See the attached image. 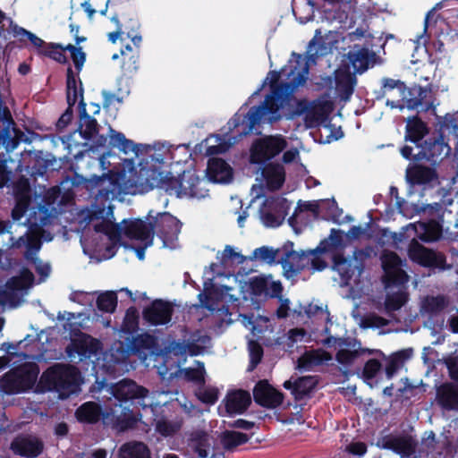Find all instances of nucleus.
Masks as SVG:
<instances>
[{"instance_id": "a19ab883", "label": "nucleus", "mask_w": 458, "mask_h": 458, "mask_svg": "<svg viewBox=\"0 0 458 458\" xmlns=\"http://www.w3.org/2000/svg\"><path fill=\"white\" fill-rule=\"evenodd\" d=\"M405 229L408 233L413 232L414 235L423 242H433L440 236V229L437 224H410Z\"/></svg>"}, {"instance_id": "f3484780", "label": "nucleus", "mask_w": 458, "mask_h": 458, "mask_svg": "<svg viewBox=\"0 0 458 458\" xmlns=\"http://www.w3.org/2000/svg\"><path fill=\"white\" fill-rule=\"evenodd\" d=\"M451 151V147L441 135L434 140H428L423 145L411 147L406 145L401 148V155L406 159H427L437 163L446 157Z\"/></svg>"}, {"instance_id": "a211bd4d", "label": "nucleus", "mask_w": 458, "mask_h": 458, "mask_svg": "<svg viewBox=\"0 0 458 458\" xmlns=\"http://www.w3.org/2000/svg\"><path fill=\"white\" fill-rule=\"evenodd\" d=\"M445 308L446 300L443 296H428L421 302V315L428 317L424 326L429 330L430 335L436 337L432 341L433 344H442L445 340V336L440 335L438 330L444 327V319L439 318V316Z\"/></svg>"}, {"instance_id": "49530a36", "label": "nucleus", "mask_w": 458, "mask_h": 458, "mask_svg": "<svg viewBox=\"0 0 458 458\" xmlns=\"http://www.w3.org/2000/svg\"><path fill=\"white\" fill-rule=\"evenodd\" d=\"M101 413L100 407L94 402H87L76 411V417L80 421L95 422Z\"/></svg>"}, {"instance_id": "e433bc0d", "label": "nucleus", "mask_w": 458, "mask_h": 458, "mask_svg": "<svg viewBox=\"0 0 458 458\" xmlns=\"http://www.w3.org/2000/svg\"><path fill=\"white\" fill-rule=\"evenodd\" d=\"M261 181L266 182L267 189L275 191L279 189L285 180V172L279 164H269L261 169Z\"/></svg>"}, {"instance_id": "6ab92c4d", "label": "nucleus", "mask_w": 458, "mask_h": 458, "mask_svg": "<svg viewBox=\"0 0 458 458\" xmlns=\"http://www.w3.org/2000/svg\"><path fill=\"white\" fill-rule=\"evenodd\" d=\"M131 352L130 345L125 347L122 342L115 343L103 354L102 359L98 358L96 367L112 376L123 373L127 370L126 360Z\"/></svg>"}, {"instance_id": "2f4dec72", "label": "nucleus", "mask_w": 458, "mask_h": 458, "mask_svg": "<svg viewBox=\"0 0 458 458\" xmlns=\"http://www.w3.org/2000/svg\"><path fill=\"white\" fill-rule=\"evenodd\" d=\"M335 93L341 99L347 101L352 95L357 80L354 74L347 70H337L334 79Z\"/></svg>"}, {"instance_id": "58836bf2", "label": "nucleus", "mask_w": 458, "mask_h": 458, "mask_svg": "<svg viewBox=\"0 0 458 458\" xmlns=\"http://www.w3.org/2000/svg\"><path fill=\"white\" fill-rule=\"evenodd\" d=\"M12 120L6 119L3 122V128L0 130V142L7 152L13 151L22 140L23 133L14 127Z\"/></svg>"}, {"instance_id": "de8ad7c7", "label": "nucleus", "mask_w": 458, "mask_h": 458, "mask_svg": "<svg viewBox=\"0 0 458 458\" xmlns=\"http://www.w3.org/2000/svg\"><path fill=\"white\" fill-rule=\"evenodd\" d=\"M382 84L385 94H387L388 92H396L398 95H411L418 93L420 97H421L423 93V90L420 87H414L411 90H406V88L402 81L389 78L383 79Z\"/></svg>"}, {"instance_id": "72a5a7b5", "label": "nucleus", "mask_w": 458, "mask_h": 458, "mask_svg": "<svg viewBox=\"0 0 458 458\" xmlns=\"http://www.w3.org/2000/svg\"><path fill=\"white\" fill-rule=\"evenodd\" d=\"M252 289L257 294H264L272 298L280 297L283 286L279 280H275L272 275L256 277L252 282Z\"/></svg>"}, {"instance_id": "20e7f679", "label": "nucleus", "mask_w": 458, "mask_h": 458, "mask_svg": "<svg viewBox=\"0 0 458 458\" xmlns=\"http://www.w3.org/2000/svg\"><path fill=\"white\" fill-rule=\"evenodd\" d=\"M80 229L82 231L81 244L83 252L98 261L113 258L121 245L123 237L140 242L138 248L125 246L134 251L140 260L145 259V250L153 244V228H147L146 221L140 218L123 219L114 223V207L98 204L81 210L78 215Z\"/></svg>"}, {"instance_id": "473e14b6", "label": "nucleus", "mask_w": 458, "mask_h": 458, "mask_svg": "<svg viewBox=\"0 0 458 458\" xmlns=\"http://www.w3.org/2000/svg\"><path fill=\"white\" fill-rule=\"evenodd\" d=\"M375 55L368 48L354 46L347 54V59L352 64L354 72L363 73L373 63Z\"/></svg>"}, {"instance_id": "39448f33", "label": "nucleus", "mask_w": 458, "mask_h": 458, "mask_svg": "<svg viewBox=\"0 0 458 458\" xmlns=\"http://www.w3.org/2000/svg\"><path fill=\"white\" fill-rule=\"evenodd\" d=\"M109 144L126 156L122 162V179L125 176L127 194L136 195L158 187L165 174L162 171L174 159L173 146L167 142L136 144L124 134L109 127Z\"/></svg>"}, {"instance_id": "79ce46f5", "label": "nucleus", "mask_w": 458, "mask_h": 458, "mask_svg": "<svg viewBox=\"0 0 458 458\" xmlns=\"http://www.w3.org/2000/svg\"><path fill=\"white\" fill-rule=\"evenodd\" d=\"M385 448L393 450L401 458H417L416 444L411 439L394 438L386 441Z\"/></svg>"}, {"instance_id": "cd10ccee", "label": "nucleus", "mask_w": 458, "mask_h": 458, "mask_svg": "<svg viewBox=\"0 0 458 458\" xmlns=\"http://www.w3.org/2000/svg\"><path fill=\"white\" fill-rule=\"evenodd\" d=\"M250 403V394L244 390H230L223 400L225 412L229 416L242 414Z\"/></svg>"}, {"instance_id": "6e6d98bb", "label": "nucleus", "mask_w": 458, "mask_h": 458, "mask_svg": "<svg viewBox=\"0 0 458 458\" xmlns=\"http://www.w3.org/2000/svg\"><path fill=\"white\" fill-rule=\"evenodd\" d=\"M281 250H274L271 247L262 246L255 249L250 256L251 259L259 260L267 264L276 263V257Z\"/></svg>"}, {"instance_id": "e2e57ef3", "label": "nucleus", "mask_w": 458, "mask_h": 458, "mask_svg": "<svg viewBox=\"0 0 458 458\" xmlns=\"http://www.w3.org/2000/svg\"><path fill=\"white\" fill-rule=\"evenodd\" d=\"M217 259L221 261V263L226 265L229 261L236 262L241 264L244 261V257L235 250L232 246H225V250L222 252H218L216 255Z\"/></svg>"}, {"instance_id": "7c9ffc66", "label": "nucleus", "mask_w": 458, "mask_h": 458, "mask_svg": "<svg viewBox=\"0 0 458 458\" xmlns=\"http://www.w3.org/2000/svg\"><path fill=\"white\" fill-rule=\"evenodd\" d=\"M437 404L445 411H458V384L444 383L437 388Z\"/></svg>"}, {"instance_id": "f03ea898", "label": "nucleus", "mask_w": 458, "mask_h": 458, "mask_svg": "<svg viewBox=\"0 0 458 458\" xmlns=\"http://www.w3.org/2000/svg\"><path fill=\"white\" fill-rule=\"evenodd\" d=\"M8 163L15 165L14 170L22 172V166L19 161L8 157L7 154H0V189L10 179L13 170ZM15 206L12 211L13 222L5 225L0 221V236H6L7 242H4L6 249L0 248V269L5 270L12 267L13 259L9 249L25 247L24 256L30 261L37 274L39 276L38 283L46 282L51 275V266L44 262L38 256L41 248L40 226L51 224L58 215V209L55 203L60 195L58 188H52L46 193L45 203L38 200V196L31 199V190L28 179H21L13 188ZM4 327V319L0 318V331Z\"/></svg>"}, {"instance_id": "423d86ee", "label": "nucleus", "mask_w": 458, "mask_h": 458, "mask_svg": "<svg viewBox=\"0 0 458 458\" xmlns=\"http://www.w3.org/2000/svg\"><path fill=\"white\" fill-rule=\"evenodd\" d=\"M98 389L106 391L110 404V413L104 420L106 424H112L114 428L123 431L134 425L136 419L133 417L130 406L132 403H138L144 410H149L155 414L157 408L165 405L174 399L176 393L170 391H157L151 394L138 386L134 381L123 379L115 384L107 385L105 380L98 382Z\"/></svg>"}, {"instance_id": "13d9d810", "label": "nucleus", "mask_w": 458, "mask_h": 458, "mask_svg": "<svg viewBox=\"0 0 458 458\" xmlns=\"http://www.w3.org/2000/svg\"><path fill=\"white\" fill-rule=\"evenodd\" d=\"M154 421L156 430L165 437L174 434L180 428L179 422L171 421L165 418L156 417Z\"/></svg>"}, {"instance_id": "8fccbe9b", "label": "nucleus", "mask_w": 458, "mask_h": 458, "mask_svg": "<svg viewBox=\"0 0 458 458\" xmlns=\"http://www.w3.org/2000/svg\"><path fill=\"white\" fill-rule=\"evenodd\" d=\"M306 313L310 318L318 317L321 319H325L327 321V326L325 327V333L327 335L330 334V328L328 327V323L330 322L329 311L327 310V305L319 301H314L309 304L306 309Z\"/></svg>"}, {"instance_id": "aec40b11", "label": "nucleus", "mask_w": 458, "mask_h": 458, "mask_svg": "<svg viewBox=\"0 0 458 458\" xmlns=\"http://www.w3.org/2000/svg\"><path fill=\"white\" fill-rule=\"evenodd\" d=\"M285 148L286 141L281 135L259 139L252 145L250 161L255 164H264Z\"/></svg>"}, {"instance_id": "bf43d9fd", "label": "nucleus", "mask_w": 458, "mask_h": 458, "mask_svg": "<svg viewBox=\"0 0 458 458\" xmlns=\"http://www.w3.org/2000/svg\"><path fill=\"white\" fill-rule=\"evenodd\" d=\"M139 324V313L136 309L130 308L127 310L123 326L122 331L126 334H131L138 328Z\"/></svg>"}, {"instance_id": "7ed1b4c3", "label": "nucleus", "mask_w": 458, "mask_h": 458, "mask_svg": "<svg viewBox=\"0 0 458 458\" xmlns=\"http://www.w3.org/2000/svg\"><path fill=\"white\" fill-rule=\"evenodd\" d=\"M100 113V106L86 104L83 99L79 104V127L66 137L60 138L64 148L73 155L78 176L88 191L95 195L97 201L123 200L127 195L125 178L122 179V157L111 152H103L109 143L107 135L98 133V124L94 118ZM111 146L110 144H108Z\"/></svg>"}, {"instance_id": "a878e982", "label": "nucleus", "mask_w": 458, "mask_h": 458, "mask_svg": "<svg viewBox=\"0 0 458 458\" xmlns=\"http://www.w3.org/2000/svg\"><path fill=\"white\" fill-rule=\"evenodd\" d=\"M215 438L207 432L197 431L192 435L190 448L191 458H221L222 454L214 451Z\"/></svg>"}, {"instance_id": "5fc2aeb1", "label": "nucleus", "mask_w": 458, "mask_h": 458, "mask_svg": "<svg viewBox=\"0 0 458 458\" xmlns=\"http://www.w3.org/2000/svg\"><path fill=\"white\" fill-rule=\"evenodd\" d=\"M410 354L407 350L394 353L386 367V374L387 378H391L401 368L404 361L409 358Z\"/></svg>"}, {"instance_id": "9b49d317", "label": "nucleus", "mask_w": 458, "mask_h": 458, "mask_svg": "<svg viewBox=\"0 0 458 458\" xmlns=\"http://www.w3.org/2000/svg\"><path fill=\"white\" fill-rule=\"evenodd\" d=\"M40 383L64 399L80 391L81 373L73 367L57 363L42 374Z\"/></svg>"}, {"instance_id": "3c124183", "label": "nucleus", "mask_w": 458, "mask_h": 458, "mask_svg": "<svg viewBox=\"0 0 458 458\" xmlns=\"http://www.w3.org/2000/svg\"><path fill=\"white\" fill-rule=\"evenodd\" d=\"M317 380L313 377H303L294 382L293 395L301 400L307 396L316 386Z\"/></svg>"}, {"instance_id": "1a4fd4ad", "label": "nucleus", "mask_w": 458, "mask_h": 458, "mask_svg": "<svg viewBox=\"0 0 458 458\" xmlns=\"http://www.w3.org/2000/svg\"><path fill=\"white\" fill-rule=\"evenodd\" d=\"M89 319L83 312H59L57 320L64 322L63 327L70 331L71 343L66 347L67 356L72 360H83L97 356L100 348L99 341L85 334H77L80 327Z\"/></svg>"}, {"instance_id": "864d4df0", "label": "nucleus", "mask_w": 458, "mask_h": 458, "mask_svg": "<svg viewBox=\"0 0 458 458\" xmlns=\"http://www.w3.org/2000/svg\"><path fill=\"white\" fill-rule=\"evenodd\" d=\"M96 302L99 310L112 313L117 305L116 293L113 291L102 293L98 296Z\"/></svg>"}, {"instance_id": "ea45409f", "label": "nucleus", "mask_w": 458, "mask_h": 458, "mask_svg": "<svg viewBox=\"0 0 458 458\" xmlns=\"http://www.w3.org/2000/svg\"><path fill=\"white\" fill-rule=\"evenodd\" d=\"M331 359V355L322 350L309 351L298 359L297 369L302 371H310Z\"/></svg>"}, {"instance_id": "603ef678", "label": "nucleus", "mask_w": 458, "mask_h": 458, "mask_svg": "<svg viewBox=\"0 0 458 458\" xmlns=\"http://www.w3.org/2000/svg\"><path fill=\"white\" fill-rule=\"evenodd\" d=\"M326 111L318 106H312L308 108L303 114V120L305 123V128H313L318 126L326 119Z\"/></svg>"}, {"instance_id": "4468645a", "label": "nucleus", "mask_w": 458, "mask_h": 458, "mask_svg": "<svg viewBox=\"0 0 458 458\" xmlns=\"http://www.w3.org/2000/svg\"><path fill=\"white\" fill-rule=\"evenodd\" d=\"M146 218L147 228H153V236L157 234L160 238L162 248L174 249L181 231L180 221L170 213L152 209Z\"/></svg>"}, {"instance_id": "69168bd1", "label": "nucleus", "mask_w": 458, "mask_h": 458, "mask_svg": "<svg viewBox=\"0 0 458 458\" xmlns=\"http://www.w3.org/2000/svg\"><path fill=\"white\" fill-rule=\"evenodd\" d=\"M360 355L359 349L355 348V344L352 349L350 348H341L337 354L336 360L339 363L349 366L351 365L355 359Z\"/></svg>"}, {"instance_id": "6e6552de", "label": "nucleus", "mask_w": 458, "mask_h": 458, "mask_svg": "<svg viewBox=\"0 0 458 458\" xmlns=\"http://www.w3.org/2000/svg\"><path fill=\"white\" fill-rule=\"evenodd\" d=\"M384 284L386 291L385 309L387 313L400 310L407 301L405 284L408 275L403 269L402 259L394 252L384 251L381 256Z\"/></svg>"}, {"instance_id": "f704fd0d", "label": "nucleus", "mask_w": 458, "mask_h": 458, "mask_svg": "<svg viewBox=\"0 0 458 458\" xmlns=\"http://www.w3.org/2000/svg\"><path fill=\"white\" fill-rule=\"evenodd\" d=\"M9 30L13 33V37L22 38L27 37L31 44L37 48L39 54L48 55V49L50 48H61L60 44H47L42 38H38L34 33L20 27L14 23L12 20H9Z\"/></svg>"}, {"instance_id": "f257e3e1", "label": "nucleus", "mask_w": 458, "mask_h": 458, "mask_svg": "<svg viewBox=\"0 0 458 458\" xmlns=\"http://www.w3.org/2000/svg\"><path fill=\"white\" fill-rule=\"evenodd\" d=\"M320 34L321 31L317 30L307 47L306 56L293 54L279 73L270 72L267 74L262 85L252 94V97L259 95L264 85L270 84V93L259 106L250 107L243 118L236 113L228 121V130L238 129L237 136L211 135L205 140L207 155L224 153L238 141V138L250 133L259 134L264 125H271L285 115L291 106L293 92L303 85L308 78L309 65L332 49V41H325Z\"/></svg>"}, {"instance_id": "09e8293b", "label": "nucleus", "mask_w": 458, "mask_h": 458, "mask_svg": "<svg viewBox=\"0 0 458 458\" xmlns=\"http://www.w3.org/2000/svg\"><path fill=\"white\" fill-rule=\"evenodd\" d=\"M249 437L242 432L229 430L221 435V443L225 449L232 450L248 442Z\"/></svg>"}, {"instance_id": "4be33fe9", "label": "nucleus", "mask_w": 458, "mask_h": 458, "mask_svg": "<svg viewBox=\"0 0 458 458\" xmlns=\"http://www.w3.org/2000/svg\"><path fill=\"white\" fill-rule=\"evenodd\" d=\"M232 291H233L232 287L225 285L214 286L212 289H208L207 283H205V292L198 294L200 306L211 311L224 310V305L219 308L218 302L232 303L237 301V297L232 293Z\"/></svg>"}, {"instance_id": "c85d7f7f", "label": "nucleus", "mask_w": 458, "mask_h": 458, "mask_svg": "<svg viewBox=\"0 0 458 458\" xmlns=\"http://www.w3.org/2000/svg\"><path fill=\"white\" fill-rule=\"evenodd\" d=\"M254 399L259 404L276 408L283 403V394L265 381L259 382L253 391Z\"/></svg>"}, {"instance_id": "4c0bfd02", "label": "nucleus", "mask_w": 458, "mask_h": 458, "mask_svg": "<svg viewBox=\"0 0 458 458\" xmlns=\"http://www.w3.org/2000/svg\"><path fill=\"white\" fill-rule=\"evenodd\" d=\"M78 95H79V93L76 89V81H75L72 71L71 68H68V70H67V101L69 104V107L62 114V116L59 118V120L57 122L56 125L59 129L64 128L71 122L72 117V106L74 105V103L76 102Z\"/></svg>"}, {"instance_id": "0e129e2a", "label": "nucleus", "mask_w": 458, "mask_h": 458, "mask_svg": "<svg viewBox=\"0 0 458 458\" xmlns=\"http://www.w3.org/2000/svg\"><path fill=\"white\" fill-rule=\"evenodd\" d=\"M60 49L68 50L71 53L75 68L80 72L86 61V54L83 52L82 48L81 47H77L72 44H68L65 47L62 46Z\"/></svg>"}, {"instance_id": "9d476101", "label": "nucleus", "mask_w": 458, "mask_h": 458, "mask_svg": "<svg viewBox=\"0 0 458 458\" xmlns=\"http://www.w3.org/2000/svg\"><path fill=\"white\" fill-rule=\"evenodd\" d=\"M293 242H286L281 248L283 256L279 261L283 275L286 279H293L301 270L310 267L313 272L322 271L327 267V262L322 255L327 251L325 242L315 249L296 250Z\"/></svg>"}, {"instance_id": "37998d69", "label": "nucleus", "mask_w": 458, "mask_h": 458, "mask_svg": "<svg viewBox=\"0 0 458 458\" xmlns=\"http://www.w3.org/2000/svg\"><path fill=\"white\" fill-rule=\"evenodd\" d=\"M118 458H150V450L142 442L130 441L121 445Z\"/></svg>"}, {"instance_id": "393cba45", "label": "nucleus", "mask_w": 458, "mask_h": 458, "mask_svg": "<svg viewBox=\"0 0 458 458\" xmlns=\"http://www.w3.org/2000/svg\"><path fill=\"white\" fill-rule=\"evenodd\" d=\"M174 308L171 303L156 300L143 310V319L151 326H166L172 320Z\"/></svg>"}, {"instance_id": "0eeeda50", "label": "nucleus", "mask_w": 458, "mask_h": 458, "mask_svg": "<svg viewBox=\"0 0 458 458\" xmlns=\"http://www.w3.org/2000/svg\"><path fill=\"white\" fill-rule=\"evenodd\" d=\"M39 339V335H27L17 344L4 343L1 351L8 355L0 357V370L7 365L11 369L0 379V392L5 394H18L25 392L34 386L39 369L35 360L39 356L21 352V349Z\"/></svg>"}, {"instance_id": "c756f323", "label": "nucleus", "mask_w": 458, "mask_h": 458, "mask_svg": "<svg viewBox=\"0 0 458 458\" xmlns=\"http://www.w3.org/2000/svg\"><path fill=\"white\" fill-rule=\"evenodd\" d=\"M208 182L216 183H227L233 178L231 166L220 158H211L207 167V175L204 177Z\"/></svg>"}, {"instance_id": "338daca9", "label": "nucleus", "mask_w": 458, "mask_h": 458, "mask_svg": "<svg viewBox=\"0 0 458 458\" xmlns=\"http://www.w3.org/2000/svg\"><path fill=\"white\" fill-rule=\"evenodd\" d=\"M184 375L190 380L197 383H203L205 376L204 363L197 360L195 367L184 369Z\"/></svg>"}, {"instance_id": "b1692460", "label": "nucleus", "mask_w": 458, "mask_h": 458, "mask_svg": "<svg viewBox=\"0 0 458 458\" xmlns=\"http://www.w3.org/2000/svg\"><path fill=\"white\" fill-rule=\"evenodd\" d=\"M408 254L411 260L421 266L445 268V259L444 256L425 248L415 239L409 245Z\"/></svg>"}, {"instance_id": "4d7b16f0", "label": "nucleus", "mask_w": 458, "mask_h": 458, "mask_svg": "<svg viewBox=\"0 0 458 458\" xmlns=\"http://www.w3.org/2000/svg\"><path fill=\"white\" fill-rule=\"evenodd\" d=\"M399 96L402 97L401 100L394 101L387 99L386 105L392 109L397 108L400 111H403L404 108L416 109L422 105L421 98H409L408 95Z\"/></svg>"}, {"instance_id": "c03bdc74", "label": "nucleus", "mask_w": 458, "mask_h": 458, "mask_svg": "<svg viewBox=\"0 0 458 458\" xmlns=\"http://www.w3.org/2000/svg\"><path fill=\"white\" fill-rule=\"evenodd\" d=\"M427 133V126L421 120L417 117L407 119L405 140L412 143L413 147L420 145V141Z\"/></svg>"}, {"instance_id": "dca6fc26", "label": "nucleus", "mask_w": 458, "mask_h": 458, "mask_svg": "<svg viewBox=\"0 0 458 458\" xmlns=\"http://www.w3.org/2000/svg\"><path fill=\"white\" fill-rule=\"evenodd\" d=\"M33 283L32 272L22 269L20 276L11 278L0 291V304L4 308H16L21 305Z\"/></svg>"}, {"instance_id": "ddd939ff", "label": "nucleus", "mask_w": 458, "mask_h": 458, "mask_svg": "<svg viewBox=\"0 0 458 458\" xmlns=\"http://www.w3.org/2000/svg\"><path fill=\"white\" fill-rule=\"evenodd\" d=\"M208 182L205 178H200L195 171H184L179 178H171L157 187L165 190L170 196H175L180 199H205L208 196Z\"/></svg>"}, {"instance_id": "bb28decb", "label": "nucleus", "mask_w": 458, "mask_h": 458, "mask_svg": "<svg viewBox=\"0 0 458 458\" xmlns=\"http://www.w3.org/2000/svg\"><path fill=\"white\" fill-rule=\"evenodd\" d=\"M43 448L42 441L33 436L17 437L11 444V449L15 454L27 458L38 456L42 453Z\"/></svg>"}, {"instance_id": "680f3d73", "label": "nucleus", "mask_w": 458, "mask_h": 458, "mask_svg": "<svg viewBox=\"0 0 458 458\" xmlns=\"http://www.w3.org/2000/svg\"><path fill=\"white\" fill-rule=\"evenodd\" d=\"M388 320L374 313L364 316L360 322L362 328L379 329L388 324Z\"/></svg>"}, {"instance_id": "052dcab7", "label": "nucleus", "mask_w": 458, "mask_h": 458, "mask_svg": "<svg viewBox=\"0 0 458 458\" xmlns=\"http://www.w3.org/2000/svg\"><path fill=\"white\" fill-rule=\"evenodd\" d=\"M335 269L343 276V277H350L354 272L357 270L359 274L360 271L359 270L358 266H352V261L346 259L345 258L338 257L335 259Z\"/></svg>"}, {"instance_id": "2eb2a0df", "label": "nucleus", "mask_w": 458, "mask_h": 458, "mask_svg": "<svg viewBox=\"0 0 458 458\" xmlns=\"http://www.w3.org/2000/svg\"><path fill=\"white\" fill-rule=\"evenodd\" d=\"M449 182L440 181L437 187L431 191H424L420 195V199L413 203L417 213H422L432 216H440L444 210L453 204V193L447 190Z\"/></svg>"}, {"instance_id": "c9c22d12", "label": "nucleus", "mask_w": 458, "mask_h": 458, "mask_svg": "<svg viewBox=\"0 0 458 458\" xmlns=\"http://www.w3.org/2000/svg\"><path fill=\"white\" fill-rule=\"evenodd\" d=\"M179 350L191 356L203 354L211 346V338L206 334L197 332L193 334L187 343L177 344Z\"/></svg>"}, {"instance_id": "774afa93", "label": "nucleus", "mask_w": 458, "mask_h": 458, "mask_svg": "<svg viewBox=\"0 0 458 458\" xmlns=\"http://www.w3.org/2000/svg\"><path fill=\"white\" fill-rule=\"evenodd\" d=\"M444 360L448 369L450 377L458 382V351L456 350L448 355Z\"/></svg>"}, {"instance_id": "5701e85b", "label": "nucleus", "mask_w": 458, "mask_h": 458, "mask_svg": "<svg viewBox=\"0 0 458 458\" xmlns=\"http://www.w3.org/2000/svg\"><path fill=\"white\" fill-rule=\"evenodd\" d=\"M130 347L131 352L138 353L147 367L150 366L151 360L156 361L161 355L157 346V338L149 334H142L133 338Z\"/></svg>"}, {"instance_id": "a18cd8bd", "label": "nucleus", "mask_w": 458, "mask_h": 458, "mask_svg": "<svg viewBox=\"0 0 458 458\" xmlns=\"http://www.w3.org/2000/svg\"><path fill=\"white\" fill-rule=\"evenodd\" d=\"M308 341V335L302 328L290 329L287 334L279 338V344H283L287 351H293V348H298L300 344Z\"/></svg>"}, {"instance_id": "f8f14e48", "label": "nucleus", "mask_w": 458, "mask_h": 458, "mask_svg": "<svg viewBox=\"0 0 458 458\" xmlns=\"http://www.w3.org/2000/svg\"><path fill=\"white\" fill-rule=\"evenodd\" d=\"M262 191L261 185L252 186L250 191L252 199L249 208L257 209L259 219L265 226L277 227L287 215L290 203L282 198L265 199Z\"/></svg>"}, {"instance_id": "412c9836", "label": "nucleus", "mask_w": 458, "mask_h": 458, "mask_svg": "<svg viewBox=\"0 0 458 458\" xmlns=\"http://www.w3.org/2000/svg\"><path fill=\"white\" fill-rule=\"evenodd\" d=\"M405 177L411 187L419 191L420 195L437 187L440 182L433 168L420 165L408 166Z\"/></svg>"}]
</instances>
